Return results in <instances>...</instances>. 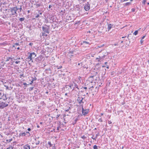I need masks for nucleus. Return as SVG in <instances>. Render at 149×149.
I'll list each match as a JSON object with an SVG mask.
<instances>
[{
    "instance_id": "obj_1",
    "label": "nucleus",
    "mask_w": 149,
    "mask_h": 149,
    "mask_svg": "<svg viewBox=\"0 0 149 149\" xmlns=\"http://www.w3.org/2000/svg\"><path fill=\"white\" fill-rule=\"evenodd\" d=\"M49 26L46 24H45L44 26H42V30L44 32L42 33V36H47V35L45 34V33H47L48 34L49 33Z\"/></svg>"
},
{
    "instance_id": "obj_2",
    "label": "nucleus",
    "mask_w": 149,
    "mask_h": 149,
    "mask_svg": "<svg viewBox=\"0 0 149 149\" xmlns=\"http://www.w3.org/2000/svg\"><path fill=\"white\" fill-rule=\"evenodd\" d=\"M68 86H69L71 89H72V90L74 89L75 88H77L78 89H79L78 85L73 81L70 82L68 83V85L65 86L66 88H67Z\"/></svg>"
},
{
    "instance_id": "obj_3",
    "label": "nucleus",
    "mask_w": 149,
    "mask_h": 149,
    "mask_svg": "<svg viewBox=\"0 0 149 149\" xmlns=\"http://www.w3.org/2000/svg\"><path fill=\"white\" fill-rule=\"evenodd\" d=\"M17 10V6L10 8L9 9V10L11 13L12 15H17V14L16 12Z\"/></svg>"
},
{
    "instance_id": "obj_4",
    "label": "nucleus",
    "mask_w": 149,
    "mask_h": 149,
    "mask_svg": "<svg viewBox=\"0 0 149 149\" xmlns=\"http://www.w3.org/2000/svg\"><path fill=\"white\" fill-rule=\"evenodd\" d=\"M8 104L7 103L3 102L0 101V109H3L5 107L8 106Z\"/></svg>"
},
{
    "instance_id": "obj_5",
    "label": "nucleus",
    "mask_w": 149,
    "mask_h": 149,
    "mask_svg": "<svg viewBox=\"0 0 149 149\" xmlns=\"http://www.w3.org/2000/svg\"><path fill=\"white\" fill-rule=\"evenodd\" d=\"M89 112V109H84L83 107V106L82 105V112L83 115H85L87 114Z\"/></svg>"
},
{
    "instance_id": "obj_6",
    "label": "nucleus",
    "mask_w": 149,
    "mask_h": 149,
    "mask_svg": "<svg viewBox=\"0 0 149 149\" xmlns=\"http://www.w3.org/2000/svg\"><path fill=\"white\" fill-rule=\"evenodd\" d=\"M36 56V54L34 52L31 53L29 56L28 58L30 59V60H31L32 59L34 58Z\"/></svg>"
},
{
    "instance_id": "obj_7",
    "label": "nucleus",
    "mask_w": 149,
    "mask_h": 149,
    "mask_svg": "<svg viewBox=\"0 0 149 149\" xmlns=\"http://www.w3.org/2000/svg\"><path fill=\"white\" fill-rule=\"evenodd\" d=\"M90 5L87 2V3H86L84 6V9L86 11L90 9Z\"/></svg>"
},
{
    "instance_id": "obj_8",
    "label": "nucleus",
    "mask_w": 149,
    "mask_h": 149,
    "mask_svg": "<svg viewBox=\"0 0 149 149\" xmlns=\"http://www.w3.org/2000/svg\"><path fill=\"white\" fill-rule=\"evenodd\" d=\"M42 56H40L36 58L35 59V61L36 63H40L42 59Z\"/></svg>"
},
{
    "instance_id": "obj_9",
    "label": "nucleus",
    "mask_w": 149,
    "mask_h": 149,
    "mask_svg": "<svg viewBox=\"0 0 149 149\" xmlns=\"http://www.w3.org/2000/svg\"><path fill=\"white\" fill-rule=\"evenodd\" d=\"M83 98L81 97H78L77 99V101L79 104H81V106H82L84 104V102L83 101Z\"/></svg>"
},
{
    "instance_id": "obj_10",
    "label": "nucleus",
    "mask_w": 149,
    "mask_h": 149,
    "mask_svg": "<svg viewBox=\"0 0 149 149\" xmlns=\"http://www.w3.org/2000/svg\"><path fill=\"white\" fill-rule=\"evenodd\" d=\"M8 98L6 95L4 93H3L2 96L1 97L0 99H2L4 100H6Z\"/></svg>"
},
{
    "instance_id": "obj_11",
    "label": "nucleus",
    "mask_w": 149,
    "mask_h": 149,
    "mask_svg": "<svg viewBox=\"0 0 149 149\" xmlns=\"http://www.w3.org/2000/svg\"><path fill=\"white\" fill-rule=\"evenodd\" d=\"M104 57L103 56H99V58H96V59H98V61L99 62L101 60H103L104 58Z\"/></svg>"
},
{
    "instance_id": "obj_12",
    "label": "nucleus",
    "mask_w": 149,
    "mask_h": 149,
    "mask_svg": "<svg viewBox=\"0 0 149 149\" xmlns=\"http://www.w3.org/2000/svg\"><path fill=\"white\" fill-rule=\"evenodd\" d=\"M30 146L28 144L24 145L21 149H30Z\"/></svg>"
},
{
    "instance_id": "obj_13",
    "label": "nucleus",
    "mask_w": 149,
    "mask_h": 149,
    "mask_svg": "<svg viewBox=\"0 0 149 149\" xmlns=\"http://www.w3.org/2000/svg\"><path fill=\"white\" fill-rule=\"evenodd\" d=\"M113 25V24H109L108 25L107 29L108 31H109L111 29Z\"/></svg>"
},
{
    "instance_id": "obj_14",
    "label": "nucleus",
    "mask_w": 149,
    "mask_h": 149,
    "mask_svg": "<svg viewBox=\"0 0 149 149\" xmlns=\"http://www.w3.org/2000/svg\"><path fill=\"white\" fill-rule=\"evenodd\" d=\"M13 58H12L11 57H8L6 59V60L5 61L6 62H7L8 61L10 60H11L12 61H13Z\"/></svg>"
},
{
    "instance_id": "obj_15",
    "label": "nucleus",
    "mask_w": 149,
    "mask_h": 149,
    "mask_svg": "<svg viewBox=\"0 0 149 149\" xmlns=\"http://www.w3.org/2000/svg\"><path fill=\"white\" fill-rule=\"evenodd\" d=\"M103 56L104 57V58L107 56V55H108V54L107 52H106L105 51V52H103Z\"/></svg>"
},
{
    "instance_id": "obj_16",
    "label": "nucleus",
    "mask_w": 149,
    "mask_h": 149,
    "mask_svg": "<svg viewBox=\"0 0 149 149\" xmlns=\"http://www.w3.org/2000/svg\"><path fill=\"white\" fill-rule=\"evenodd\" d=\"M26 135V133L25 132L20 133L19 134L20 136H25Z\"/></svg>"
},
{
    "instance_id": "obj_17",
    "label": "nucleus",
    "mask_w": 149,
    "mask_h": 149,
    "mask_svg": "<svg viewBox=\"0 0 149 149\" xmlns=\"http://www.w3.org/2000/svg\"><path fill=\"white\" fill-rule=\"evenodd\" d=\"M74 50H70V49L69 51V54H74Z\"/></svg>"
},
{
    "instance_id": "obj_18",
    "label": "nucleus",
    "mask_w": 149,
    "mask_h": 149,
    "mask_svg": "<svg viewBox=\"0 0 149 149\" xmlns=\"http://www.w3.org/2000/svg\"><path fill=\"white\" fill-rule=\"evenodd\" d=\"M19 45V43H15L13 45V47H15V48H16V46H18V45Z\"/></svg>"
},
{
    "instance_id": "obj_19",
    "label": "nucleus",
    "mask_w": 149,
    "mask_h": 149,
    "mask_svg": "<svg viewBox=\"0 0 149 149\" xmlns=\"http://www.w3.org/2000/svg\"><path fill=\"white\" fill-rule=\"evenodd\" d=\"M138 30H136L135 31V32L133 33V34L134 35H136L138 33Z\"/></svg>"
},
{
    "instance_id": "obj_20",
    "label": "nucleus",
    "mask_w": 149,
    "mask_h": 149,
    "mask_svg": "<svg viewBox=\"0 0 149 149\" xmlns=\"http://www.w3.org/2000/svg\"><path fill=\"white\" fill-rule=\"evenodd\" d=\"M25 19V18H20L19 19V20L21 22H22Z\"/></svg>"
},
{
    "instance_id": "obj_21",
    "label": "nucleus",
    "mask_w": 149,
    "mask_h": 149,
    "mask_svg": "<svg viewBox=\"0 0 149 149\" xmlns=\"http://www.w3.org/2000/svg\"><path fill=\"white\" fill-rule=\"evenodd\" d=\"M78 120V119L77 118H76L75 119L73 123V124L74 125L76 123V122H77V121Z\"/></svg>"
},
{
    "instance_id": "obj_22",
    "label": "nucleus",
    "mask_w": 149,
    "mask_h": 149,
    "mask_svg": "<svg viewBox=\"0 0 149 149\" xmlns=\"http://www.w3.org/2000/svg\"><path fill=\"white\" fill-rule=\"evenodd\" d=\"M131 4V3L130 2H127L125 3V6H126L128 5H129Z\"/></svg>"
},
{
    "instance_id": "obj_23",
    "label": "nucleus",
    "mask_w": 149,
    "mask_h": 149,
    "mask_svg": "<svg viewBox=\"0 0 149 149\" xmlns=\"http://www.w3.org/2000/svg\"><path fill=\"white\" fill-rule=\"evenodd\" d=\"M48 144L49 145L50 147L52 146L53 145V144L52 145L51 144L50 141H48Z\"/></svg>"
},
{
    "instance_id": "obj_24",
    "label": "nucleus",
    "mask_w": 149,
    "mask_h": 149,
    "mask_svg": "<svg viewBox=\"0 0 149 149\" xmlns=\"http://www.w3.org/2000/svg\"><path fill=\"white\" fill-rule=\"evenodd\" d=\"M71 109V107H69L68 109H67L65 110V111L68 112V111H69V110L70 109Z\"/></svg>"
},
{
    "instance_id": "obj_25",
    "label": "nucleus",
    "mask_w": 149,
    "mask_h": 149,
    "mask_svg": "<svg viewBox=\"0 0 149 149\" xmlns=\"http://www.w3.org/2000/svg\"><path fill=\"white\" fill-rule=\"evenodd\" d=\"M13 58L14 60H19L21 59L20 57H15V58Z\"/></svg>"
},
{
    "instance_id": "obj_26",
    "label": "nucleus",
    "mask_w": 149,
    "mask_h": 149,
    "mask_svg": "<svg viewBox=\"0 0 149 149\" xmlns=\"http://www.w3.org/2000/svg\"><path fill=\"white\" fill-rule=\"evenodd\" d=\"M89 44V43L88 42H87L86 41H83L82 43H81V45H83L84 44Z\"/></svg>"
},
{
    "instance_id": "obj_27",
    "label": "nucleus",
    "mask_w": 149,
    "mask_h": 149,
    "mask_svg": "<svg viewBox=\"0 0 149 149\" xmlns=\"http://www.w3.org/2000/svg\"><path fill=\"white\" fill-rule=\"evenodd\" d=\"M98 136V134H96L95 135V137L94 138H93V137H92V138L93 140H96V139L97 138V137Z\"/></svg>"
},
{
    "instance_id": "obj_28",
    "label": "nucleus",
    "mask_w": 149,
    "mask_h": 149,
    "mask_svg": "<svg viewBox=\"0 0 149 149\" xmlns=\"http://www.w3.org/2000/svg\"><path fill=\"white\" fill-rule=\"evenodd\" d=\"M94 149H98L97 146L96 145H95L93 147Z\"/></svg>"
},
{
    "instance_id": "obj_29",
    "label": "nucleus",
    "mask_w": 149,
    "mask_h": 149,
    "mask_svg": "<svg viewBox=\"0 0 149 149\" xmlns=\"http://www.w3.org/2000/svg\"><path fill=\"white\" fill-rule=\"evenodd\" d=\"M147 0H143L142 3L144 5L145 3L146 2Z\"/></svg>"
},
{
    "instance_id": "obj_30",
    "label": "nucleus",
    "mask_w": 149,
    "mask_h": 149,
    "mask_svg": "<svg viewBox=\"0 0 149 149\" xmlns=\"http://www.w3.org/2000/svg\"><path fill=\"white\" fill-rule=\"evenodd\" d=\"M40 143V141H38L37 142L36 141V144L37 145H39Z\"/></svg>"
},
{
    "instance_id": "obj_31",
    "label": "nucleus",
    "mask_w": 149,
    "mask_h": 149,
    "mask_svg": "<svg viewBox=\"0 0 149 149\" xmlns=\"http://www.w3.org/2000/svg\"><path fill=\"white\" fill-rule=\"evenodd\" d=\"M98 121L99 122H102V118H99L98 119Z\"/></svg>"
},
{
    "instance_id": "obj_32",
    "label": "nucleus",
    "mask_w": 149,
    "mask_h": 149,
    "mask_svg": "<svg viewBox=\"0 0 149 149\" xmlns=\"http://www.w3.org/2000/svg\"><path fill=\"white\" fill-rule=\"evenodd\" d=\"M34 87H31L29 88V90L30 91H32L33 90Z\"/></svg>"
},
{
    "instance_id": "obj_33",
    "label": "nucleus",
    "mask_w": 149,
    "mask_h": 149,
    "mask_svg": "<svg viewBox=\"0 0 149 149\" xmlns=\"http://www.w3.org/2000/svg\"><path fill=\"white\" fill-rule=\"evenodd\" d=\"M20 10V12H21L22 10V8L21 6H20V7L19 8H17V10Z\"/></svg>"
},
{
    "instance_id": "obj_34",
    "label": "nucleus",
    "mask_w": 149,
    "mask_h": 149,
    "mask_svg": "<svg viewBox=\"0 0 149 149\" xmlns=\"http://www.w3.org/2000/svg\"><path fill=\"white\" fill-rule=\"evenodd\" d=\"M38 90L37 89V90L35 91L34 92V94H37L38 93Z\"/></svg>"
},
{
    "instance_id": "obj_35",
    "label": "nucleus",
    "mask_w": 149,
    "mask_h": 149,
    "mask_svg": "<svg viewBox=\"0 0 149 149\" xmlns=\"http://www.w3.org/2000/svg\"><path fill=\"white\" fill-rule=\"evenodd\" d=\"M32 78V80H33V81H35V80H36V79H37V78L35 77L34 78L33 77V78Z\"/></svg>"
},
{
    "instance_id": "obj_36",
    "label": "nucleus",
    "mask_w": 149,
    "mask_h": 149,
    "mask_svg": "<svg viewBox=\"0 0 149 149\" xmlns=\"http://www.w3.org/2000/svg\"><path fill=\"white\" fill-rule=\"evenodd\" d=\"M26 133L28 134V136H29L31 135V134H30V133L28 132H26Z\"/></svg>"
},
{
    "instance_id": "obj_37",
    "label": "nucleus",
    "mask_w": 149,
    "mask_h": 149,
    "mask_svg": "<svg viewBox=\"0 0 149 149\" xmlns=\"http://www.w3.org/2000/svg\"><path fill=\"white\" fill-rule=\"evenodd\" d=\"M3 93H4L3 92H0V98L3 95Z\"/></svg>"
},
{
    "instance_id": "obj_38",
    "label": "nucleus",
    "mask_w": 149,
    "mask_h": 149,
    "mask_svg": "<svg viewBox=\"0 0 149 149\" xmlns=\"http://www.w3.org/2000/svg\"><path fill=\"white\" fill-rule=\"evenodd\" d=\"M20 61H16L15 63L16 64H17L18 63H20Z\"/></svg>"
},
{
    "instance_id": "obj_39",
    "label": "nucleus",
    "mask_w": 149,
    "mask_h": 149,
    "mask_svg": "<svg viewBox=\"0 0 149 149\" xmlns=\"http://www.w3.org/2000/svg\"><path fill=\"white\" fill-rule=\"evenodd\" d=\"M81 138L84 139H86V137L84 135H83L81 137Z\"/></svg>"
},
{
    "instance_id": "obj_40",
    "label": "nucleus",
    "mask_w": 149,
    "mask_h": 149,
    "mask_svg": "<svg viewBox=\"0 0 149 149\" xmlns=\"http://www.w3.org/2000/svg\"><path fill=\"white\" fill-rule=\"evenodd\" d=\"M80 22V21H77V22L75 23V24H79Z\"/></svg>"
},
{
    "instance_id": "obj_41",
    "label": "nucleus",
    "mask_w": 149,
    "mask_h": 149,
    "mask_svg": "<svg viewBox=\"0 0 149 149\" xmlns=\"http://www.w3.org/2000/svg\"><path fill=\"white\" fill-rule=\"evenodd\" d=\"M54 146H53L52 149H56L55 148V144H53Z\"/></svg>"
},
{
    "instance_id": "obj_42",
    "label": "nucleus",
    "mask_w": 149,
    "mask_h": 149,
    "mask_svg": "<svg viewBox=\"0 0 149 149\" xmlns=\"http://www.w3.org/2000/svg\"><path fill=\"white\" fill-rule=\"evenodd\" d=\"M40 16H39V14H37L36 16H35V17L36 18H38V17H39Z\"/></svg>"
},
{
    "instance_id": "obj_43",
    "label": "nucleus",
    "mask_w": 149,
    "mask_h": 149,
    "mask_svg": "<svg viewBox=\"0 0 149 149\" xmlns=\"http://www.w3.org/2000/svg\"><path fill=\"white\" fill-rule=\"evenodd\" d=\"M33 80H32L31 81V82L30 83V84H32V83H33Z\"/></svg>"
},
{
    "instance_id": "obj_44",
    "label": "nucleus",
    "mask_w": 149,
    "mask_h": 149,
    "mask_svg": "<svg viewBox=\"0 0 149 149\" xmlns=\"http://www.w3.org/2000/svg\"><path fill=\"white\" fill-rule=\"evenodd\" d=\"M45 22L47 23H48V20L47 19H45Z\"/></svg>"
},
{
    "instance_id": "obj_45",
    "label": "nucleus",
    "mask_w": 149,
    "mask_h": 149,
    "mask_svg": "<svg viewBox=\"0 0 149 149\" xmlns=\"http://www.w3.org/2000/svg\"><path fill=\"white\" fill-rule=\"evenodd\" d=\"M131 10L132 12H134L135 11V9L134 8H132Z\"/></svg>"
},
{
    "instance_id": "obj_46",
    "label": "nucleus",
    "mask_w": 149,
    "mask_h": 149,
    "mask_svg": "<svg viewBox=\"0 0 149 149\" xmlns=\"http://www.w3.org/2000/svg\"><path fill=\"white\" fill-rule=\"evenodd\" d=\"M143 40H142V39H141V40H140V42H141V44H142L143 43Z\"/></svg>"
},
{
    "instance_id": "obj_47",
    "label": "nucleus",
    "mask_w": 149,
    "mask_h": 149,
    "mask_svg": "<svg viewBox=\"0 0 149 149\" xmlns=\"http://www.w3.org/2000/svg\"><path fill=\"white\" fill-rule=\"evenodd\" d=\"M33 45V43L32 42H30L29 44V45L31 46H32Z\"/></svg>"
},
{
    "instance_id": "obj_48",
    "label": "nucleus",
    "mask_w": 149,
    "mask_h": 149,
    "mask_svg": "<svg viewBox=\"0 0 149 149\" xmlns=\"http://www.w3.org/2000/svg\"><path fill=\"white\" fill-rule=\"evenodd\" d=\"M94 88V87L93 86H92L90 88H89V89H91V91H92V88Z\"/></svg>"
},
{
    "instance_id": "obj_49",
    "label": "nucleus",
    "mask_w": 149,
    "mask_h": 149,
    "mask_svg": "<svg viewBox=\"0 0 149 149\" xmlns=\"http://www.w3.org/2000/svg\"><path fill=\"white\" fill-rule=\"evenodd\" d=\"M23 84L25 86H27L28 85L26 83H24Z\"/></svg>"
},
{
    "instance_id": "obj_50",
    "label": "nucleus",
    "mask_w": 149,
    "mask_h": 149,
    "mask_svg": "<svg viewBox=\"0 0 149 149\" xmlns=\"http://www.w3.org/2000/svg\"><path fill=\"white\" fill-rule=\"evenodd\" d=\"M39 13V14H40V15H42V12H40V11H38V13Z\"/></svg>"
},
{
    "instance_id": "obj_51",
    "label": "nucleus",
    "mask_w": 149,
    "mask_h": 149,
    "mask_svg": "<svg viewBox=\"0 0 149 149\" xmlns=\"http://www.w3.org/2000/svg\"><path fill=\"white\" fill-rule=\"evenodd\" d=\"M27 130L29 131H30L31 130V129L30 128H29L27 129Z\"/></svg>"
},
{
    "instance_id": "obj_52",
    "label": "nucleus",
    "mask_w": 149,
    "mask_h": 149,
    "mask_svg": "<svg viewBox=\"0 0 149 149\" xmlns=\"http://www.w3.org/2000/svg\"><path fill=\"white\" fill-rule=\"evenodd\" d=\"M145 36H143L141 38V39H142V40H143V39L145 38Z\"/></svg>"
},
{
    "instance_id": "obj_53",
    "label": "nucleus",
    "mask_w": 149,
    "mask_h": 149,
    "mask_svg": "<svg viewBox=\"0 0 149 149\" xmlns=\"http://www.w3.org/2000/svg\"><path fill=\"white\" fill-rule=\"evenodd\" d=\"M129 34H128V36H127V38H128V40H129Z\"/></svg>"
},
{
    "instance_id": "obj_54",
    "label": "nucleus",
    "mask_w": 149,
    "mask_h": 149,
    "mask_svg": "<svg viewBox=\"0 0 149 149\" xmlns=\"http://www.w3.org/2000/svg\"><path fill=\"white\" fill-rule=\"evenodd\" d=\"M52 7V6L50 5H49V9H50L51 8V7Z\"/></svg>"
},
{
    "instance_id": "obj_55",
    "label": "nucleus",
    "mask_w": 149,
    "mask_h": 149,
    "mask_svg": "<svg viewBox=\"0 0 149 149\" xmlns=\"http://www.w3.org/2000/svg\"><path fill=\"white\" fill-rule=\"evenodd\" d=\"M81 78V77L79 76L78 77V79L80 81V79Z\"/></svg>"
},
{
    "instance_id": "obj_56",
    "label": "nucleus",
    "mask_w": 149,
    "mask_h": 149,
    "mask_svg": "<svg viewBox=\"0 0 149 149\" xmlns=\"http://www.w3.org/2000/svg\"><path fill=\"white\" fill-rule=\"evenodd\" d=\"M62 68V66H59V67H58V69H60V68Z\"/></svg>"
},
{
    "instance_id": "obj_57",
    "label": "nucleus",
    "mask_w": 149,
    "mask_h": 149,
    "mask_svg": "<svg viewBox=\"0 0 149 149\" xmlns=\"http://www.w3.org/2000/svg\"><path fill=\"white\" fill-rule=\"evenodd\" d=\"M59 127H57V130H59Z\"/></svg>"
},
{
    "instance_id": "obj_58",
    "label": "nucleus",
    "mask_w": 149,
    "mask_h": 149,
    "mask_svg": "<svg viewBox=\"0 0 149 149\" xmlns=\"http://www.w3.org/2000/svg\"><path fill=\"white\" fill-rule=\"evenodd\" d=\"M70 2L71 3H73V0H71V1H70Z\"/></svg>"
},
{
    "instance_id": "obj_59",
    "label": "nucleus",
    "mask_w": 149,
    "mask_h": 149,
    "mask_svg": "<svg viewBox=\"0 0 149 149\" xmlns=\"http://www.w3.org/2000/svg\"><path fill=\"white\" fill-rule=\"evenodd\" d=\"M12 139H9V141H8V142H10V141H12Z\"/></svg>"
},
{
    "instance_id": "obj_60",
    "label": "nucleus",
    "mask_w": 149,
    "mask_h": 149,
    "mask_svg": "<svg viewBox=\"0 0 149 149\" xmlns=\"http://www.w3.org/2000/svg\"><path fill=\"white\" fill-rule=\"evenodd\" d=\"M108 123H109V124H110L111 123V121H109L108 122Z\"/></svg>"
},
{
    "instance_id": "obj_61",
    "label": "nucleus",
    "mask_w": 149,
    "mask_h": 149,
    "mask_svg": "<svg viewBox=\"0 0 149 149\" xmlns=\"http://www.w3.org/2000/svg\"><path fill=\"white\" fill-rule=\"evenodd\" d=\"M39 137H38V138H36V139H35V140L36 141H37L36 139H39Z\"/></svg>"
},
{
    "instance_id": "obj_62",
    "label": "nucleus",
    "mask_w": 149,
    "mask_h": 149,
    "mask_svg": "<svg viewBox=\"0 0 149 149\" xmlns=\"http://www.w3.org/2000/svg\"><path fill=\"white\" fill-rule=\"evenodd\" d=\"M103 115V114L102 113H101L100 114V116H101Z\"/></svg>"
},
{
    "instance_id": "obj_63",
    "label": "nucleus",
    "mask_w": 149,
    "mask_h": 149,
    "mask_svg": "<svg viewBox=\"0 0 149 149\" xmlns=\"http://www.w3.org/2000/svg\"><path fill=\"white\" fill-rule=\"evenodd\" d=\"M84 88L85 89H86L87 88V87H84Z\"/></svg>"
},
{
    "instance_id": "obj_64",
    "label": "nucleus",
    "mask_w": 149,
    "mask_h": 149,
    "mask_svg": "<svg viewBox=\"0 0 149 149\" xmlns=\"http://www.w3.org/2000/svg\"><path fill=\"white\" fill-rule=\"evenodd\" d=\"M5 64H6V63H3V65H2V66H4V65H5Z\"/></svg>"
}]
</instances>
